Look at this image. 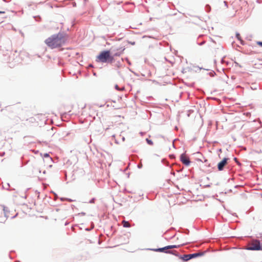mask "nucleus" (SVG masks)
I'll return each mask as SVG.
<instances>
[{
  "mask_svg": "<svg viewBox=\"0 0 262 262\" xmlns=\"http://www.w3.org/2000/svg\"><path fill=\"white\" fill-rule=\"evenodd\" d=\"M67 39L68 36L66 34L59 33L51 35L46 39L45 42L51 49H55L62 46Z\"/></svg>",
  "mask_w": 262,
  "mask_h": 262,
  "instance_id": "1",
  "label": "nucleus"
},
{
  "mask_svg": "<svg viewBox=\"0 0 262 262\" xmlns=\"http://www.w3.org/2000/svg\"><path fill=\"white\" fill-rule=\"evenodd\" d=\"M114 59V57L110 55L109 51H104L101 52L97 57L96 61L103 63L112 62Z\"/></svg>",
  "mask_w": 262,
  "mask_h": 262,
  "instance_id": "2",
  "label": "nucleus"
},
{
  "mask_svg": "<svg viewBox=\"0 0 262 262\" xmlns=\"http://www.w3.org/2000/svg\"><path fill=\"white\" fill-rule=\"evenodd\" d=\"M250 250H262V245H260V242L257 240H253L250 244V246L248 248Z\"/></svg>",
  "mask_w": 262,
  "mask_h": 262,
  "instance_id": "3",
  "label": "nucleus"
},
{
  "mask_svg": "<svg viewBox=\"0 0 262 262\" xmlns=\"http://www.w3.org/2000/svg\"><path fill=\"white\" fill-rule=\"evenodd\" d=\"M181 161L185 165L188 166L190 164V160L189 158L185 154H183L180 157Z\"/></svg>",
  "mask_w": 262,
  "mask_h": 262,
  "instance_id": "4",
  "label": "nucleus"
},
{
  "mask_svg": "<svg viewBox=\"0 0 262 262\" xmlns=\"http://www.w3.org/2000/svg\"><path fill=\"white\" fill-rule=\"evenodd\" d=\"M228 158H224L217 165L219 170L221 171L223 169L224 166L227 164Z\"/></svg>",
  "mask_w": 262,
  "mask_h": 262,
  "instance_id": "5",
  "label": "nucleus"
},
{
  "mask_svg": "<svg viewBox=\"0 0 262 262\" xmlns=\"http://www.w3.org/2000/svg\"><path fill=\"white\" fill-rule=\"evenodd\" d=\"M170 249L168 248V246H166L163 248H158V249H153L152 250L156 251V252H165V253H170L171 252L169 251H167V250Z\"/></svg>",
  "mask_w": 262,
  "mask_h": 262,
  "instance_id": "6",
  "label": "nucleus"
},
{
  "mask_svg": "<svg viewBox=\"0 0 262 262\" xmlns=\"http://www.w3.org/2000/svg\"><path fill=\"white\" fill-rule=\"evenodd\" d=\"M122 224L123 226L125 228H128V227H130V225L129 223L125 220H123L122 222Z\"/></svg>",
  "mask_w": 262,
  "mask_h": 262,
  "instance_id": "7",
  "label": "nucleus"
},
{
  "mask_svg": "<svg viewBox=\"0 0 262 262\" xmlns=\"http://www.w3.org/2000/svg\"><path fill=\"white\" fill-rule=\"evenodd\" d=\"M182 258L184 260L187 261L192 258V256L191 255V254L184 255Z\"/></svg>",
  "mask_w": 262,
  "mask_h": 262,
  "instance_id": "8",
  "label": "nucleus"
},
{
  "mask_svg": "<svg viewBox=\"0 0 262 262\" xmlns=\"http://www.w3.org/2000/svg\"><path fill=\"white\" fill-rule=\"evenodd\" d=\"M202 255L203 253L202 252L195 253L191 254V255L192 256V258L196 257L199 256H202Z\"/></svg>",
  "mask_w": 262,
  "mask_h": 262,
  "instance_id": "9",
  "label": "nucleus"
},
{
  "mask_svg": "<svg viewBox=\"0 0 262 262\" xmlns=\"http://www.w3.org/2000/svg\"><path fill=\"white\" fill-rule=\"evenodd\" d=\"M180 247L179 245H170V246H168V248L171 249H172V248H178Z\"/></svg>",
  "mask_w": 262,
  "mask_h": 262,
  "instance_id": "10",
  "label": "nucleus"
},
{
  "mask_svg": "<svg viewBox=\"0 0 262 262\" xmlns=\"http://www.w3.org/2000/svg\"><path fill=\"white\" fill-rule=\"evenodd\" d=\"M115 89L118 91H123L124 90V88L123 87L121 89H120L118 85H115Z\"/></svg>",
  "mask_w": 262,
  "mask_h": 262,
  "instance_id": "11",
  "label": "nucleus"
},
{
  "mask_svg": "<svg viewBox=\"0 0 262 262\" xmlns=\"http://www.w3.org/2000/svg\"><path fill=\"white\" fill-rule=\"evenodd\" d=\"M44 157H46V158H48V159H49L50 161H52V158H50V157H49V154H45L44 155Z\"/></svg>",
  "mask_w": 262,
  "mask_h": 262,
  "instance_id": "12",
  "label": "nucleus"
},
{
  "mask_svg": "<svg viewBox=\"0 0 262 262\" xmlns=\"http://www.w3.org/2000/svg\"><path fill=\"white\" fill-rule=\"evenodd\" d=\"M236 37H237V38L238 40H241V36H240V35L239 34H236Z\"/></svg>",
  "mask_w": 262,
  "mask_h": 262,
  "instance_id": "13",
  "label": "nucleus"
},
{
  "mask_svg": "<svg viewBox=\"0 0 262 262\" xmlns=\"http://www.w3.org/2000/svg\"><path fill=\"white\" fill-rule=\"evenodd\" d=\"M257 44L262 47V42L261 41H257Z\"/></svg>",
  "mask_w": 262,
  "mask_h": 262,
  "instance_id": "14",
  "label": "nucleus"
},
{
  "mask_svg": "<svg viewBox=\"0 0 262 262\" xmlns=\"http://www.w3.org/2000/svg\"><path fill=\"white\" fill-rule=\"evenodd\" d=\"M147 142H148L149 144H152V142H151V141H150V140H148V139H147Z\"/></svg>",
  "mask_w": 262,
  "mask_h": 262,
  "instance_id": "15",
  "label": "nucleus"
},
{
  "mask_svg": "<svg viewBox=\"0 0 262 262\" xmlns=\"http://www.w3.org/2000/svg\"><path fill=\"white\" fill-rule=\"evenodd\" d=\"M1 13H5V12L4 11H0V14Z\"/></svg>",
  "mask_w": 262,
  "mask_h": 262,
  "instance_id": "16",
  "label": "nucleus"
}]
</instances>
